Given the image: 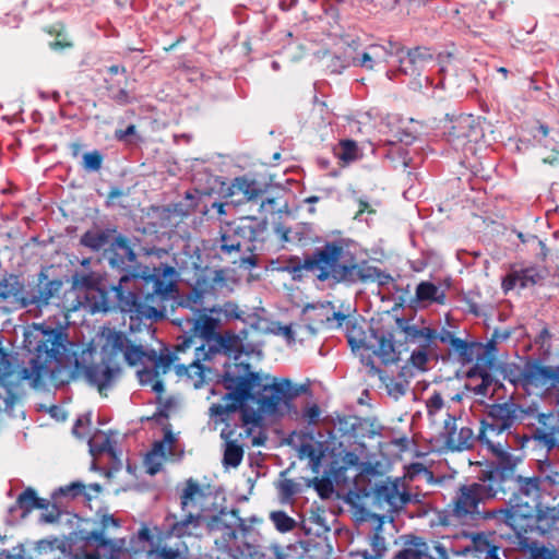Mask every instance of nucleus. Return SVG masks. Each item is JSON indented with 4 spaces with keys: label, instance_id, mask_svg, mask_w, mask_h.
Here are the masks:
<instances>
[{
    "label": "nucleus",
    "instance_id": "obj_13",
    "mask_svg": "<svg viewBox=\"0 0 559 559\" xmlns=\"http://www.w3.org/2000/svg\"><path fill=\"white\" fill-rule=\"evenodd\" d=\"M452 58V53H439L433 56L430 48L416 47L409 49L399 60V71L406 75H420L426 70L437 69L440 73L448 71V63Z\"/></svg>",
    "mask_w": 559,
    "mask_h": 559
},
{
    "label": "nucleus",
    "instance_id": "obj_36",
    "mask_svg": "<svg viewBox=\"0 0 559 559\" xmlns=\"http://www.w3.org/2000/svg\"><path fill=\"white\" fill-rule=\"evenodd\" d=\"M416 298L421 302L429 301L443 305L445 293L431 282H420L416 287Z\"/></svg>",
    "mask_w": 559,
    "mask_h": 559
},
{
    "label": "nucleus",
    "instance_id": "obj_42",
    "mask_svg": "<svg viewBox=\"0 0 559 559\" xmlns=\"http://www.w3.org/2000/svg\"><path fill=\"white\" fill-rule=\"evenodd\" d=\"M427 550V544L421 538L415 537L412 547L401 549L392 559H423Z\"/></svg>",
    "mask_w": 559,
    "mask_h": 559
},
{
    "label": "nucleus",
    "instance_id": "obj_15",
    "mask_svg": "<svg viewBox=\"0 0 559 559\" xmlns=\"http://www.w3.org/2000/svg\"><path fill=\"white\" fill-rule=\"evenodd\" d=\"M531 418L536 419L537 425L527 424L530 433L524 436V441H533L536 447L546 449L548 452L559 445V425L552 413H539L536 406V413Z\"/></svg>",
    "mask_w": 559,
    "mask_h": 559
},
{
    "label": "nucleus",
    "instance_id": "obj_16",
    "mask_svg": "<svg viewBox=\"0 0 559 559\" xmlns=\"http://www.w3.org/2000/svg\"><path fill=\"white\" fill-rule=\"evenodd\" d=\"M210 534L215 535L214 542L218 549L224 550L228 542L233 539L235 530L241 520L238 510L227 511L222 509L218 514L204 518Z\"/></svg>",
    "mask_w": 559,
    "mask_h": 559
},
{
    "label": "nucleus",
    "instance_id": "obj_8",
    "mask_svg": "<svg viewBox=\"0 0 559 559\" xmlns=\"http://www.w3.org/2000/svg\"><path fill=\"white\" fill-rule=\"evenodd\" d=\"M63 282L59 278L49 280L45 271L37 274V282L28 288L19 280V276L10 274L0 278V301H8L16 309H41L49 305L50 300L59 297Z\"/></svg>",
    "mask_w": 559,
    "mask_h": 559
},
{
    "label": "nucleus",
    "instance_id": "obj_54",
    "mask_svg": "<svg viewBox=\"0 0 559 559\" xmlns=\"http://www.w3.org/2000/svg\"><path fill=\"white\" fill-rule=\"evenodd\" d=\"M145 355L146 354L141 345H133L131 342L123 352L124 359L130 366L136 365Z\"/></svg>",
    "mask_w": 559,
    "mask_h": 559
},
{
    "label": "nucleus",
    "instance_id": "obj_30",
    "mask_svg": "<svg viewBox=\"0 0 559 559\" xmlns=\"http://www.w3.org/2000/svg\"><path fill=\"white\" fill-rule=\"evenodd\" d=\"M116 233V227L103 230L88 229L81 236L80 245L91 251L98 252L109 242L110 237Z\"/></svg>",
    "mask_w": 559,
    "mask_h": 559
},
{
    "label": "nucleus",
    "instance_id": "obj_61",
    "mask_svg": "<svg viewBox=\"0 0 559 559\" xmlns=\"http://www.w3.org/2000/svg\"><path fill=\"white\" fill-rule=\"evenodd\" d=\"M60 519V511L58 510L56 504L49 507L48 510L40 515V522L44 523H56Z\"/></svg>",
    "mask_w": 559,
    "mask_h": 559
},
{
    "label": "nucleus",
    "instance_id": "obj_21",
    "mask_svg": "<svg viewBox=\"0 0 559 559\" xmlns=\"http://www.w3.org/2000/svg\"><path fill=\"white\" fill-rule=\"evenodd\" d=\"M504 550L496 544L493 533H472L471 543L463 549L465 556L477 559H500L499 552Z\"/></svg>",
    "mask_w": 559,
    "mask_h": 559
},
{
    "label": "nucleus",
    "instance_id": "obj_62",
    "mask_svg": "<svg viewBox=\"0 0 559 559\" xmlns=\"http://www.w3.org/2000/svg\"><path fill=\"white\" fill-rule=\"evenodd\" d=\"M402 493L406 498L405 501H404V508L407 504H419V503L423 502L424 496L420 492L408 491L407 488H406V484L405 483H404V486H403V489H402Z\"/></svg>",
    "mask_w": 559,
    "mask_h": 559
},
{
    "label": "nucleus",
    "instance_id": "obj_25",
    "mask_svg": "<svg viewBox=\"0 0 559 559\" xmlns=\"http://www.w3.org/2000/svg\"><path fill=\"white\" fill-rule=\"evenodd\" d=\"M242 350V341L236 333L226 331L218 334L215 342L207 349L209 360L216 354L231 355Z\"/></svg>",
    "mask_w": 559,
    "mask_h": 559
},
{
    "label": "nucleus",
    "instance_id": "obj_32",
    "mask_svg": "<svg viewBox=\"0 0 559 559\" xmlns=\"http://www.w3.org/2000/svg\"><path fill=\"white\" fill-rule=\"evenodd\" d=\"M205 497L200 484L193 478L186 480V486L180 495V508L183 512H189L190 508L198 507L199 502Z\"/></svg>",
    "mask_w": 559,
    "mask_h": 559
},
{
    "label": "nucleus",
    "instance_id": "obj_7",
    "mask_svg": "<svg viewBox=\"0 0 559 559\" xmlns=\"http://www.w3.org/2000/svg\"><path fill=\"white\" fill-rule=\"evenodd\" d=\"M519 497L510 501V508L496 509L495 520L509 525L515 533L514 544L518 549L530 559H559L556 549H549L531 537L534 518L537 509L528 502H519Z\"/></svg>",
    "mask_w": 559,
    "mask_h": 559
},
{
    "label": "nucleus",
    "instance_id": "obj_9",
    "mask_svg": "<svg viewBox=\"0 0 559 559\" xmlns=\"http://www.w3.org/2000/svg\"><path fill=\"white\" fill-rule=\"evenodd\" d=\"M536 413V405L532 404L527 407L514 402L495 403L487 406L486 416L480 421V429L478 433L479 441L487 444L491 451L498 456L499 462H502V453H507L502 450L500 443H492L487 438V432L493 435H501L506 431H510L516 424L524 423L530 419L532 415Z\"/></svg>",
    "mask_w": 559,
    "mask_h": 559
},
{
    "label": "nucleus",
    "instance_id": "obj_19",
    "mask_svg": "<svg viewBox=\"0 0 559 559\" xmlns=\"http://www.w3.org/2000/svg\"><path fill=\"white\" fill-rule=\"evenodd\" d=\"M441 437L444 440L445 448L452 452L469 450L474 447L476 440H479L469 427H461L457 431L456 418L451 414H448L444 419Z\"/></svg>",
    "mask_w": 559,
    "mask_h": 559
},
{
    "label": "nucleus",
    "instance_id": "obj_10",
    "mask_svg": "<svg viewBox=\"0 0 559 559\" xmlns=\"http://www.w3.org/2000/svg\"><path fill=\"white\" fill-rule=\"evenodd\" d=\"M175 323L183 332L181 342L177 344V350L185 352L194 346L195 359L191 367L202 370L201 361L209 360L207 349L211 348L219 334V319L199 312L192 318H178Z\"/></svg>",
    "mask_w": 559,
    "mask_h": 559
},
{
    "label": "nucleus",
    "instance_id": "obj_41",
    "mask_svg": "<svg viewBox=\"0 0 559 559\" xmlns=\"http://www.w3.org/2000/svg\"><path fill=\"white\" fill-rule=\"evenodd\" d=\"M130 340L127 335L121 331H110L106 337V344L103 347V350L106 352L108 347H110V354L117 355L118 353L124 352L127 349Z\"/></svg>",
    "mask_w": 559,
    "mask_h": 559
},
{
    "label": "nucleus",
    "instance_id": "obj_47",
    "mask_svg": "<svg viewBox=\"0 0 559 559\" xmlns=\"http://www.w3.org/2000/svg\"><path fill=\"white\" fill-rule=\"evenodd\" d=\"M520 278V287L526 288L538 284L543 278V274L536 267H526L518 271Z\"/></svg>",
    "mask_w": 559,
    "mask_h": 559
},
{
    "label": "nucleus",
    "instance_id": "obj_23",
    "mask_svg": "<svg viewBox=\"0 0 559 559\" xmlns=\"http://www.w3.org/2000/svg\"><path fill=\"white\" fill-rule=\"evenodd\" d=\"M313 312V317L310 319L314 323H320L329 329L341 328L343 322L348 319V316L341 311H336L334 305L331 301L309 304L305 307L304 312Z\"/></svg>",
    "mask_w": 559,
    "mask_h": 559
},
{
    "label": "nucleus",
    "instance_id": "obj_43",
    "mask_svg": "<svg viewBox=\"0 0 559 559\" xmlns=\"http://www.w3.org/2000/svg\"><path fill=\"white\" fill-rule=\"evenodd\" d=\"M203 292L201 289L193 288L187 295L180 296L178 306L181 308L190 309L192 311L201 312L198 308L202 306Z\"/></svg>",
    "mask_w": 559,
    "mask_h": 559
},
{
    "label": "nucleus",
    "instance_id": "obj_44",
    "mask_svg": "<svg viewBox=\"0 0 559 559\" xmlns=\"http://www.w3.org/2000/svg\"><path fill=\"white\" fill-rule=\"evenodd\" d=\"M270 519L275 528L282 533L290 532L297 524L285 511H273L270 514Z\"/></svg>",
    "mask_w": 559,
    "mask_h": 559
},
{
    "label": "nucleus",
    "instance_id": "obj_58",
    "mask_svg": "<svg viewBox=\"0 0 559 559\" xmlns=\"http://www.w3.org/2000/svg\"><path fill=\"white\" fill-rule=\"evenodd\" d=\"M428 347H420L417 350H414L411 355V361L412 364L419 368L425 369L427 362H428V354H427Z\"/></svg>",
    "mask_w": 559,
    "mask_h": 559
},
{
    "label": "nucleus",
    "instance_id": "obj_31",
    "mask_svg": "<svg viewBox=\"0 0 559 559\" xmlns=\"http://www.w3.org/2000/svg\"><path fill=\"white\" fill-rule=\"evenodd\" d=\"M386 62V52L383 45H370L359 56L353 59V64L367 70H373L376 66Z\"/></svg>",
    "mask_w": 559,
    "mask_h": 559
},
{
    "label": "nucleus",
    "instance_id": "obj_20",
    "mask_svg": "<svg viewBox=\"0 0 559 559\" xmlns=\"http://www.w3.org/2000/svg\"><path fill=\"white\" fill-rule=\"evenodd\" d=\"M290 468L292 466L280 473L281 480L276 485V489L282 501H290L293 497L301 493L305 488H310L312 485H314L316 489L322 497L324 496L323 489L332 490V484L329 480L323 481L318 478L309 479L302 477L301 481H296L294 479L286 478Z\"/></svg>",
    "mask_w": 559,
    "mask_h": 559
},
{
    "label": "nucleus",
    "instance_id": "obj_64",
    "mask_svg": "<svg viewBox=\"0 0 559 559\" xmlns=\"http://www.w3.org/2000/svg\"><path fill=\"white\" fill-rule=\"evenodd\" d=\"M321 411L317 404L308 406L302 416L308 419L309 424H317L320 417Z\"/></svg>",
    "mask_w": 559,
    "mask_h": 559
},
{
    "label": "nucleus",
    "instance_id": "obj_35",
    "mask_svg": "<svg viewBox=\"0 0 559 559\" xmlns=\"http://www.w3.org/2000/svg\"><path fill=\"white\" fill-rule=\"evenodd\" d=\"M202 520L201 514H193L189 511L182 520L169 524V534L176 537L192 535L193 531L201 526Z\"/></svg>",
    "mask_w": 559,
    "mask_h": 559
},
{
    "label": "nucleus",
    "instance_id": "obj_33",
    "mask_svg": "<svg viewBox=\"0 0 559 559\" xmlns=\"http://www.w3.org/2000/svg\"><path fill=\"white\" fill-rule=\"evenodd\" d=\"M231 435L233 431L226 432V430H222L221 432V438L226 440L222 462L225 467L235 468L242 462L243 449L235 440H228Z\"/></svg>",
    "mask_w": 559,
    "mask_h": 559
},
{
    "label": "nucleus",
    "instance_id": "obj_28",
    "mask_svg": "<svg viewBox=\"0 0 559 559\" xmlns=\"http://www.w3.org/2000/svg\"><path fill=\"white\" fill-rule=\"evenodd\" d=\"M372 519L377 522V525L373 534L369 537L371 552H368L367 550L362 551L360 554L362 559H381L386 551L385 538L381 535L384 515L373 514Z\"/></svg>",
    "mask_w": 559,
    "mask_h": 559
},
{
    "label": "nucleus",
    "instance_id": "obj_52",
    "mask_svg": "<svg viewBox=\"0 0 559 559\" xmlns=\"http://www.w3.org/2000/svg\"><path fill=\"white\" fill-rule=\"evenodd\" d=\"M300 457H308L310 466L313 471L317 472L320 463H321V454L317 451V449L310 443L301 444L299 449Z\"/></svg>",
    "mask_w": 559,
    "mask_h": 559
},
{
    "label": "nucleus",
    "instance_id": "obj_24",
    "mask_svg": "<svg viewBox=\"0 0 559 559\" xmlns=\"http://www.w3.org/2000/svg\"><path fill=\"white\" fill-rule=\"evenodd\" d=\"M397 328L405 334V340L411 343H420V347H429L430 343L436 340V330L429 326H418L411 324L408 320L403 318L396 319Z\"/></svg>",
    "mask_w": 559,
    "mask_h": 559
},
{
    "label": "nucleus",
    "instance_id": "obj_34",
    "mask_svg": "<svg viewBox=\"0 0 559 559\" xmlns=\"http://www.w3.org/2000/svg\"><path fill=\"white\" fill-rule=\"evenodd\" d=\"M197 283L201 287L203 294L214 293L227 285V278L224 270L206 269L198 278Z\"/></svg>",
    "mask_w": 559,
    "mask_h": 559
},
{
    "label": "nucleus",
    "instance_id": "obj_63",
    "mask_svg": "<svg viewBox=\"0 0 559 559\" xmlns=\"http://www.w3.org/2000/svg\"><path fill=\"white\" fill-rule=\"evenodd\" d=\"M385 52H386V60L389 59V57H397L400 59V57H403L405 53H404V47H402L399 43H394V41H389L388 43V46H383Z\"/></svg>",
    "mask_w": 559,
    "mask_h": 559
},
{
    "label": "nucleus",
    "instance_id": "obj_57",
    "mask_svg": "<svg viewBox=\"0 0 559 559\" xmlns=\"http://www.w3.org/2000/svg\"><path fill=\"white\" fill-rule=\"evenodd\" d=\"M131 542L138 543L142 548H145L146 545L152 546L154 544V535L151 533V530L147 526L142 525Z\"/></svg>",
    "mask_w": 559,
    "mask_h": 559
},
{
    "label": "nucleus",
    "instance_id": "obj_55",
    "mask_svg": "<svg viewBox=\"0 0 559 559\" xmlns=\"http://www.w3.org/2000/svg\"><path fill=\"white\" fill-rule=\"evenodd\" d=\"M85 485L81 481H73L70 485L64 487H60L55 491L53 496H68L71 498H76L84 493Z\"/></svg>",
    "mask_w": 559,
    "mask_h": 559
},
{
    "label": "nucleus",
    "instance_id": "obj_60",
    "mask_svg": "<svg viewBox=\"0 0 559 559\" xmlns=\"http://www.w3.org/2000/svg\"><path fill=\"white\" fill-rule=\"evenodd\" d=\"M426 556L430 559H448V551L441 543L436 542L431 549L428 548Z\"/></svg>",
    "mask_w": 559,
    "mask_h": 559
},
{
    "label": "nucleus",
    "instance_id": "obj_51",
    "mask_svg": "<svg viewBox=\"0 0 559 559\" xmlns=\"http://www.w3.org/2000/svg\"><path fill=\"white\" fill-rule=\"evenodd\" d=\"M148 358L154 361L153 367L157 368L160 373L168 372L174 362V355L171 353L160 354L157 356L156 352L152 350Z\"/></svg>",
    "mask_w": 559,
    "mask_h": 559
},
{
    "label": "nucleus",
    "instance_id": "obj_38",
    "mask_svg": "<svg viewBox=\"0 0 559 559\" xmlns=\"http://www.w3.org/2000/svg\"><path fill=\"white\" fill-rule=\"evenodd\" d=\"M513 464L515 462L512 460ZM540 478L538 476L523 478L514 474V480L510 484L508 491L511 490L512 485L518 484L519 493L525 497H537L540 490Z\"/></svg>",
    "mask_w": 559,
    "mask_h": 559
},
{
    "label": "nucleus",
    "instance_id": "obj_50",
    "mask_svg": "<svg viewBox=\"0 0 559 559\" xmlns=\"http://www.w3.org/2000/svg\"><path fill=\"white\" fill-rule=\"evenodd\" d=\"M308 227L298 226L285 230L283 238L285 241H298L301 246H306L310 238L307 236Z\"/></svg>",
    "mask_w": 559,
    "mask_h": 559
},
{
    "label": "nucleus",
    "instance_id": "obj_56",
    "mask_svg": "<svg viewBox=\"0 0 559 559\" xmlns=\"http://www.w3.org/2000/svg\"><path fill=\"white\" fill-rule=\"evenodd\" d=\"M159 374L160 371L155 367H145L138 371V378L142 385H151Z\"/></svg>",
    "mask_w": 559,
    "mask_h": 559
},
{
    "label": "nucleus",
    "instance_id": "obj_26",
    "mask_svg": "<svg viewBox=\"0 0 559 559\" xmlns=\"http://www.w3.org/2000/svg\"><path fill=\"white\" fill-rule=\"evenodd\" d=\"M265 192L266 189L262 183L246 176L235 178L230 186V193L242 194L246 201H255Z\"/></svg>",
    "mask_w": 559,
    "mask_h": 559
},
{
    "label": "nucleus",
    "instance_id": "obj_46",
    "mask_svg": "<svg viewBox=\"0 0 559 559\" xmlns=\"http://www.w3.org/2000/svg\"><path fill=\"white\" fill-rule=\"evenodd\" d=\"M147 559H187V557L179 548L163 546L151 549Z\"/></svg>",
    "mask_w": 559,
    "mask_h": 559
},
{
    "label": "nucleus",
    "instance_id": "obj_11",
    "mask_svg": "<svg viewBox=\"0 0 559 559\" xmlns=\"http://www.w3.org/2000/svg\"><path fill=\"white\" fill-rule=\"evenodd\" d=\"M235 538L224 548L235 559H287L288 555L280 546L264 547L260 532L241 519L234 533Z\"/></svg>",
    "mask_w": 559,
    "mask_h": 559
},
{
    "label": "nucleus",
    "instance_id": "obj_48",
    "mask_svg": "<svg viewBox=\"0 0 559 559\" xmlns=\"http://www.w3.org/2000/svg\"><path fill=\"white\" fill-rule=\"evenodd\" d=\"M104 160L103 154L94 150L93 152H87L83 155L82 166L87 171L96 173L102 168Z\"/></svg>",
    "mask_w": 559,
    "mask_h": 559
},
{
    "label": "nucleus",
    "instance_id": "obj_22",
    "mask_svg": "<svg viewBox=\"0 0 559 559\" xmlns=\"http://www.w3.org/2000/svg\"><path fill=\"white\" fill-rule=\"evenodd\" d=\"M100 276L95 272H74L72 275L73 288L86 292H97L100 294V302L93 306L94 311L108 312L114 308L112 302L106 297L100 286Z\"/></svg>",
    "mask_w": 559,
    "mask_h": 559
},
{
    "label": "nucleus",
    "instance_id": "obj_18",
    "mask_svg": "<svg viewBox=\"0 0 559 559\" xmlns=\"http://www.w3.org/2000/svg\"><path fill=\"white\" fill-rule=\"evenodd\" d=\"M404 480L400 477L376 484L373 488V499L382 508H386L389 512H400L404 509L405 496L402 493Z\"/></svg>",
    "mask_w": 559,
    "mask_h": 559
},
{
    "label": "nucleus",
    "instance_id": "obj_12",
    "mask_svg": "<svg viewBox=\"0 0 559 559\" xmlns=\"http://www.w3.org/2000/svg\"><path fill=\"white\" fill-rule=\"evenodd\" d=\"M347 341L353 350L365 348L372 350L383 365L396 364L400 360V353L395 349V340L391 331L384 328H370L369 335L357 338L352 334Z\"/></svg>",
    "mask_w": 559,
    "mask_h": 559
},
{
    "label": "nucleus",
    "instance_id": "obj_37",
    "mask_svg": "<svg viewBox=\"0 0 559 559\" xmlns=\"http://www.w3.org/2000/svg\"><path fill=\"white\" fill-rule=\"evenodd\" d=\"M36 501V491L28 487L19 495L15 504L9 508V514L13 518L15 512L21 511V516L25 518L32 510L35 509Z\"/></svg>",
    "mask_w": 559,
    "mask_h": 559
},
{
    "label": "nucleus",
    "instance_id": "obj_14",
    "mask_svg": "<svg viewBox=\"0 0 559 559\" xmlns=\"http://www.w3.org/2000/svg\"><path fill=\"white\" fill-rule=\"evenodd\" d=\"M120 372L119 366H110L104 359L97 364L84 365L78 358H75L74 367L68 371L70 380L84 376L86 381L96 386L100 394L112 385Z\"/></svg>",
    "mask_w": 559,
    "mask_h": 559
},
{
    "label": "nucleus",
    "instance_id": "obj_27",
    "mask_svg": "<svg viewBox=\"0 0 559 559\" xmlns=\"http://www.w3.org/2000/svg\"><path fill=\"white\" fill-rule=\"evenodd\" d=\"M452 349L456 360L463 366L471 364L474 359H480L484 356V345L481 343L468 342L460 337L454 341Z\"/></svg>",
    "mask_w": 559,
    "mask_h": 559
},
{
    "label": "nucleus",
    "instance_id": "obj_53",
    "mask_svg": "<svg viewBox=\"0 0 559 559\" xmlns=\"http://www.w3.org/2000/svg\"><path fill=\"white\" fill-rule=\"evenodd\" d=\"M233 403H227L225 405L223 404H212L210 407V413L212 416L219 418L221 420H224V416L228 415L229 413H234L238 409L240 405L243 403H238L236 401H231Z\"/></svg>",
    "mask_w": 559,
    "mask_h": 559
},
{
    "label": "nucleus",
    "instance_id": "obj_1",
    "mask_svg": "<svg viewBox=\"0 0 559 559\" xmlns=\"http://www.w3.org/2000/svg\"><path fill=\"white\" fill-rule=\"evenodd\" d=\"M106 252L109 265L122 273L118 284L112 286L120 311L140 320L163 319L162 304L178 294L176 267L167 263L153 267L143 265L138 261L131 239L123 234L115 235Z\"/></svg>",
    "mask_w": 559,
    "mask_h": 559
},
{
    "label": "nucleus",
    "instance_id": "obj_39",
    "mask_svg": "<svg viewBox=\"0 0 559 559\" xmlns=\"http://www.w3.org/2000/svg\"><path fill=\"white\" fill-rule=\"evenodd\" d=\"M90 451L93 455L108 453L110 456L116 457L115 447L110 438L103 432L94 435L90 441Z\"/></svg>",
    "mask_w": 559,
    "mask_h": 559
},
{
    "label": "nucleus",
    "instance_id": "obj_59",
    "mask_svg": "<svg viewBox=\"0 0 559 559\" xmlns=\"http://www.w3.org/2000/svg\"><path fill=\"white\" fill-rule=\"evenodd\" d=\"M163 462L164 460L157 457L156 455L153 456V454L148 452L145 456V465L147 473L150 475H156L162 469Z\"/></svg>",
    "mask_w": 559,
    "mask_h": 559
},
{
    "label": "nucleus",
    "instance_id": "obj_2",
    "mask_svg": "<svg viewBox=\"0 0 559 559\" xmlns=\"http://www.w3.org/2000/svg\"><path fill=\"white\" fill-rule=\"evenodd\" d=\"M24 343L34 357L29 360V367L16 371L17 381H11L15 373L11 356L0 348V417L4 414L14 416L15 407L21 405L25 394L22 380L31 381L32 386L36 388L46 379L57 381L58 373L62 372L68 336L61 329L35 325L25 333Z\"/></svg>",
    "mask_w": 559,
    "mask_h": 559
},
{
    "label": "nucleus",
    "instance_id": "obj_4",
    "mask_svg": "<svg viewBox=\"0 0 559 559\" xmlns=\"http://www.w3.org/2000/svg\"><path fill=\"white\" fill-rule=\"evenodd\" d=\"M502 462L479 472L478 481L461 485L440 516L443 525H473L480 521L495 520L496 509L487 510V501L506 496L514 480V464L510 453H502Z\"/></svg>",
    "mask_w": 559,
    "mask_h": 559
},
{
    "label": "nucleus",
    "instance_id": "obj_45",
    "mask_svg": "<svg viewBox=\"0 0 559 559\" xmlns=\"http://www.w3.org/2000/svg\"><path fill=\"white\" fill-rule=\"evenodd\" d=\"M106 90L108 92L109 98L115 102L119 106H126L132 103L131 94L123 87L118 88L114 83H108L105 80Z\"/></svg>",
    "mask_w": 559,
    "mask_h": 559
},
{
    "label": "nucleus",
    "instance_id": "obj_6",
    "mask_svg": "<svg viewBox=\"0 0 559 559\" xmlns=\"http://www.w3.org/2000/svg\"><path fill=\"white\" fill-rule=\"evenodd\" d=\"M267 225L266 218L257 216H241L227 223L219 233V254L234 264L240 262V265L257 266L254 251L258 243L264 241Z\"/></svg>",
    "mask_w": 559,
    "mask_h": 559
},
{
    "label": "nucleus",
    "instance_id": "obj_3",
    "mask_svg": "<svg viewBox=\"0 0 559 559\" xmlns=\"http://www.w3.org/2000/svg\"><path fill=\"white\" fill-rule=\"evenodd\" d=\"M355 242L349 238H336L324 241L312 253L289 260L286 270L293 278H300L302 271L311 273L319 282L330 285L379 282L384 284L390 276L356 255Z\"/></svg>",
    "mask_w": 559,
    "mask_h": 559
},
{
    "label": "nucleus",
    "instance_id": "obj_40",
    "mask_svg": "<svg viewBox=\"0 0 559 559\" xmlns=\"http://www.w3.org/2000/svg\"><path fill=\"white\" fill-rule=\"evenodd\" d=\"M335 156L342 162L349 164L359 157V148L354 140H342L334 150Z\"/></svg>",
    "mask_w": 559,
    "mask_h": 559
},
{
    "label": "nucleus",
    "instance_id": "obj_49",
    "mask_svg": "<svg viewBox=\"0 0 559 559\" xmlns=\"http://www.w3.org/2000/svg\"><path fill=\"white\" fill-rule=\"evenodd\" d=\"M8 537L0 535V559H26L24 554L25 549L22 544L14 546L12 550L2 548L7 544Z\"/></svg>",
    "mask_w": 559,
    "mask_h": 559
},
{
    "label": "nucleus",
    "instance_id": "obj_29",
    "mask_svg": "<svg viewBox=\"0 0 559 559\" xmlns=\"http://www.w3.org/2000/svg\"><path fill=\"white\" fill-rule=\"evenodd\" d=\"M532 534L545 535L551 531L559 520V512L556 508H548L537 504Z\"/></svg>",
    "mask_w": 559,
    "mask_h": 559
},
{
    "label": "nucleus",
    "instance_id": "obj_5",
    "mask_svg": "<svg viewBox=\"0 0 559 559\" xmlns=\"http://www.w3.org/2000/svg\"><path fill=\"white\" fill-rule=\"evenodd\" d=\"M271 377L252 371L249 364H234L225 369L222 374V384L228 391L224 395L225 401L245 403L249 400L259 405V412L267 416H276L281 412L282 404L297 395L290 393L292 383L288 379L281 382H271Z\"/></svg>",
    "mask_w": 559,
    "mask_h": 559
},
{
    "label": "nucleus",
    "instance_id": "obj_17",
    "mask_svg": "<svg viewBox=\"0 0 559 559\" xmlns=\"http://www.w3.org/2000/svg\"><path fill=\"white\" fill-rule=\"evenodd\" d=\"M92 539L98 546L109 551L108 559H131L129 552L124 549V539H106L103 532H93ZM55 559H102L98 550L71 552L60 550Z\"/></svg>",
    "mask_w": 559,
    "mask_h": 559
}]
</instances>
